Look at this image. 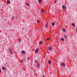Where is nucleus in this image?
Listing matches in <instances>:
<instances>
[{
	"label": "nucleus",
	"mask_w": 77,
	"mask_h": 77,
	"mask_svg": "<svg viewBox=\"0 0 77 77\" xmlns=\"http://www.w3.org/2000/svg\"><path fill=\"white\" fill-rule=\"evenodd\" d=\"M8 50L9 51H10L11 54H13V52H12V49H11V48H9Z\"/></svg>",
	"instance_id": "1"
},
{
	"label": "nucleus",
	"mask_w": 77,
	"mask_h": 77,
	"mask_svg": "<svg viewBox=\"0 0 77 77\" xmlns=\"http://www.w3.org/2000/svg\"><path fill=\"white\" fill-rule=\"evenodd\" d=\"M62 8L63 9H66V7L64 6H63Z\"/></svg>",
	"instance_id": "2"
},
{
	"label": "nucleus",
	"mask_w": 77,
	"mask_h": 77,
	"mask_svg": "<svg viewBox=\"0 0 77 77\" xmlns=\"http://www.w3.org/2000/svg\"><path fill=\"white\" fill-rule=\"evenodd\" d=\"M42 0H38V2L39 3L41 4V3H42Z\"/></svg>",
	"instance_id": "3"
},
{
	"label": "nucleus",
	"mask_w": 77,
	"mask_h": 77,
	"mask_svg": "<svg viewBox=\"0 0 77 77\" xmlns=\"http://www.w3.org/2000/svg\"><path fill=\"white\" fill-rule=\"evenodd\" d=\"M38 50H39V49L37 48V49L35 51V53H36L38 51Z\"/></svg>",
	"instance_id": "4"
},
{
	"label": "nucleus",
	"mask_w": 77,
	"mask_h": 77,
	"mask_svg": "<svg viewBox=\"0 0 77 77\" xmlns=\"http://www.w3.org/2000/svg\"><path fill=\"white\" fill-rule=\"evenodd\" d=\"M48 48L49 51H51V47H49Z\"/></svg>",
	"instance_id": "5"
},
{
	"label": "nucleus",
	"mask_w": 77,
	"mask_h": 77,
	"mask_svg": "<svg viewBox=\"0 0 77 77\" xmlns=\"http://www.w3.org/2000/svg\"><path fill=\"white\" fill-rule=\"evenodd\" d=\"M2 69H3V70H6V68L5 67H2Z\"/></svg>",
	"instance_id": "6"
},
{
	"label": "nucleus",
	"mask_w": 77,
	"mask_h": 77,
	"mask_svg": "<svg viewBox=\"0 0 77 77\" xmlns=\"http://www.w3.org/2000/svg\"><path fill=\"white\" fill-rule=\"evenodd\" d=\"M7 3H8V4H9V5H10V4L11 3V2H10V1H9V0H7Z\"/></svg>",
	"instance_id": "7"
},
{
	"label": "nucleus",
	"mask_w": 77,
	"mask_h": 77,
	"mask_svg": "<svg viewBox=\"0 0 77 77\" xmlns=\"http://www.w3.org/2000/svg\"><path fill=\"white\" fill-rule=\"evenodd\" d=\"M21 53L22 54H25V52L24 51H21Z\"/></svg>",
	"instance_id": "8"
},
{
	"label": "nucleus",
	"mask_w": 77,
	"mask_h": 77,
	"mask_svg": "<svg viewBox=\"0 0 77 77\" xmlns=\"http://www.w3.org/2000/svg\"><path fill=\"white\" fill-rule=\"evenodd\" d=\"M61 65L63 66H65V65L64 63H63L61 64Z\"/></svg>",
	"instance_id": "9"
},
{
	"label": "nucleus",
	"mask_w": 77,
	"mask_h": 77,
	"mask_svg": "<svg viewBox=\"0 0 77 77\" xmlns=\"http://www.w3.org/2000/svg\"><path fill=\"white\" fill-rule=\"evenodd\" d=\"M62 30L63 31V32H65V31H66V30L64 28H63L62 29Z\"/></svg>",
	"instance_id": "10"
},
{
	"label": "nucleus",
	"mask_w": 77,
	"mask_h": 77,
	"mask_svg": "<svg viewBox=\"0 0 77 77\" xmlns=\"http://www.w3.org/2000/svg\"><path fill=\"white\" fill-rule=\"evenodd\" d=\"M45 27L46 28H47V27H48V23H47V24L45 25Z\"/></svg>",
	"instance_id": "11"
},
{
	"label": "nucleus",
	"mask_w": 77,
	"mask_h": 77,
	"mask_svg": "<svg viewBox=\"0 0 77 77\" xmlns=\"http://www.w3.org/2000/svg\"><path fill=\"white\" fill-rule=\"evenodd\" d=\"M64 38H65V39H66V38H67V37H66V35H64Z\"/></svg>",
	"instance_id": "12"
},
{
	"label": "nucleus",
	"mask_w": 77,
	"mask_h": 77,
	"mask_svg": "<svg viewBox=\"0 0 77 77\" xmlns=\"http://www.w3.org/2000/svg\"><path fill=\"white\" fill-rule=\"evenodd\" d=\"M54 24H55V22H54L53 23H52V26H54Z\"/></svg>",
	"instance_id": "13"
},
{
	"label": "nucleus",
	"mask_w": 77,
	"mask_h": 77,
	"mask_svg": "<svg viewBox=\"0 0 77 77\" xmlns=\"http://www.w3.org/2000/svg\"><path fill=\"white\" fill-rule=\"evenodd\" d=\"M42 44V41H41L39 43V44L41 45V44Z\"/></svg>",
	"instance_id": "14"
},
{
	"label": "nucleus",
	"mask_w": 77,
	"mask_h": 77,
	"mask_svg": "<svg viewBox=\"0 0 77 77\" xmlns=\"http://www.w3.org/2000/svg\"><path fill=\"white\" fill-rule=\"evenodd\" d=\"M41 12H44V10L43 9L41 10Z\"/></svg>",
	"instance_id": "15"
},
{
	"label": "nucleus",
	"mask_w": 77,
	"mask_h": 77,
	"mask_svg": "<svg viewBox=\"0 0 77 77\" xmlns=\"http://www.w3.org/2000/svg\"><path fill=\"white\" fill-rule=\"evenodd\" d=\"M48 63L49 64H51V61L49 60V61Z\"/></svg>",
	"instance_id": "16"
},
{
	"label": "nucleus",
	"mask_w": 77,
	"mask_h": 77,
	"mask_svg": "<svg viewBox=\"0 0 77 77\" xmlns=\"http://www.w3.org/2000/svg\"><path fill=\"white\" fill-rule=\"evenodd\" d=\"M72 26H74V27H75V24H74V23H72Z\"/></svg>",
	"instance_id": "17"
},
{
	"label": "nucleus",
	"mask_w": 77,
	"mask_h": 77,
	"mask_svg": "<svg viewBox=\"0 0 77 77\" xmlns=\"http://www.w3.org/2000/svg\"><path fill=\"white\" fill-rule=\"evenodd\" d=\"M61 40L63 41H64V39L63 38H61Z\"/></svg>",
	"instance_id": "18"
},
{
	"label": "nucleus",
	"mask_w": 77,
	"mask_h": 77,
	"mask_svg": "<svg viewBox=\"0 0 77 77\" xmlns=\"http://www.w3.org/2000/svg\"><path fill=\"white\" fill-rule=\"evenodd\" d=\"M26 5L27 6H29V3H26Z\"/></svg>",
	"instance_id": "19"
},
{
	"label": "nucleus",
	"mask_w": 77,
	"mask_h": 77,
	"mask_svg": "<svg viewBox=\"0 0 77 77\" xmlns=\"http://www.w3.org/2000/svg\"><path fill=\"white\" fill-rule=\"evenodd\" d=\"M49 38H47L46 39V41H48V40H49Z\"/></svg>",
	"instance_id": "20"
},
{
	"label": "nucleus",
	"mask_w": 77,
	"mask_h": 77,
	"mask_svg": "<svg viewBox=\"0 0 77 77\" xmlns=\"http://www.w3.org/2000/svg\"><path fill=\"white\" fill-rule=\"evenodd\" d=\"M37 65H38V67H39V63H38Z\"/></svg>",
	"instance_id": "21"
},
{
	"label": "nucleus",
	"mask_w": 77,
	"mask_h": 77,
	"mask_svg": "<svg viewBox=\"0 0 77 77\" xmlns=\"http://www.w3.org/2000/svg\"><path fill=\"white\" fill-rule=\"evenodd\" d=\"M30 58V57H28L27 58V60H29V58Z\"/></svg>",
	"instance_id": "22"
},
{
	"label": "nucleus",
	"mask_w": 77,
	"mask_h": 77,
	"mask_svg": "<svg viewBox=\"0 0 77 77\" xmlns=\"http://www.w3.org/2000/svg\"><path fill=\"white\" fill-rule=\"evenodd\" d=\"M37 21L38 23H39V22H40V21H39V20H37Z\"/></svg>",
	"instance_id": "23"
},
{
	"label": "nucleus",
	"mask_w": 77,
	"mask_h": 77,
	"mask_svg": "<svg viewBox=\"0 0 77 77\" xmlns=\"http://www.w3.org/2000/svg\"><path fill=\"white\" fill-rule=\"evenodd\" d=\"M19 42H21V39L20 38L19 39Z\"/></svg>",
	"instance_id": "24"
},
{
	"label": "nucleus",
	"mask_w": 77,
	"mask_h": 77,
	"mask_svg": "<svg viewBox=\"0 0 77 77\" xmlns=\"http://www.w3.org/2000/svg\"><path fill=\"white\" fill-rule=\"evenodd\" d=\"M14 17H12V20H14Z\"/></svg>",
	"instance_id": "25"
},
{
	"label": "nucleus",
	"mask_w": 77,
	"mask_h": 77,
	"mask_svg": "<svg viewBox=\"0 0 77 77\" xmlns=\"http://www.w3.org/2000/svg\"><path fill=\"white\" fill-rule=\"evenodd\" d=\"M56 0H55V2H54V3H56Z\"/></svg>",
	"instance_id": "26"
},
{
	"label": "nucleus",
	"mask_w": 77,
	"mask_h": 77,
	"mask_svg": "<svg viewBox=\"0 0 77 77\" xmlns=\"http://www.w3.org/2000/svg\"><path fill=\"white\" fill-rule=\"evenodd\" d=\"M38 62V61H37L36 60V61H35V63H36V62Z\"/></svg>",
	"instance_id": "27"
},
{
	"label": "nucleus",
	"mask_w": 77,
	"mask_h": 77,
	"mask_svg": "<svg viewBox=\"0 0 77 77\" xmlns=\"http://www.w3.org/2000/svg\"><path fill=\"white\" fill-rule=\"evenodd\" d=\"M76 32H77V26L76 27Z\"/></svg>",
	"instance_id": "28"
},
{
	"label": "nucleus",
	"mask_w": 77,
	"mask_h": 77,
	"mask_svg": "<svg viewBox=\"0 0 77 77\" xmlns=\"http://www.w3.org/2000/svg\"><path fill=\"white\" fill-rule=\"evenodd\" d=\"M21 62H23V60H21Z\"/></svg>",
	"instance_id": "29"
},
{
	"label": "nucleus",
	"mask_w": 77,
	"mask_h": 77,
	"mask_svg": "<svg viewBox=\"0 0 77 77\" xmlns=\"http://www.w3.org/2000/svg\"><path fill=\"white\" fill-rule=\"evenodd\" d=\"M1 71L2 70H0V73L1 72Z\"/></svg>",
	"instance_id": "30"
},
{
	"label": "nucleus",
	"mask_w": 77,
	"mask_h": 77,
	"mask_svg": "<svg viewBox=\"0 0 77 77\" xmlns=\"http://www.w3.org/2000/svg\"><path fill=\"white\" fill-rule=\"evenodd\" d=\"M43 77H44V75H43Z\"/></svg>",
	"instance_id": "31"
}]
</instances>
